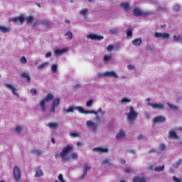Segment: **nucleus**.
<instances>
[{"label":"nucleus","mask_w":182,"mask_h":182,"mask_svg":"<svg viewBox=\"0 0 182 182\" xmlns=\"http://www.w3.org/2000/svg\"><path fill=\"white\" fill-rule=\"evenodd\" d=\"M73 151V146L72 145H68L64 147L63 150L60 153V157L63 161H69L70 158L68 157L69 156V153H72Z\"/></svg>","instance_id":"f257e3e1"},{"label":"nucleus","mask_w":182,"mask_h":182,"mask_svg":"<svg viewBox=\"0 0 182 182\" xmlns=\"http://www.w3.org/2000/svg\"><path fill=\"white\" fill-rule=\"evenodd\" d=\"M137 117H139V114L136 112L134 107H129V112L127 114V119H128L131 124H133V122L136 120Z\"/></svg>","instance_id":"f03ea898"},{"label":"nucleus","mask_w":182,"mask_h":182,"mask_svg":"<svg viewBox=\"0 0 182 182\" xmlns=\"http://www.w3.org/2000/svg\"><path fill=\"white\" fill-rule=\"evenodd\" d=\"M52 99H53V95L52 93H48L46 97L40 102L41 112H46V103L50 102Z\"/></svg>","instance_id":"7ed1b4c3"},{"label":"nucleus","mask_w":182,"mask_h":182,"mask_svg":"<svg viewBox=\"0 0 182 182\" xmlns=\"http://www.w3.org/2000/svg\"><path fill=\"white\" fill-rule=\"evenodd\" d=\"M75 110H78V112L82 114H95V116H97V112H96V111L85 110L82 107H75Z\"/></svg>","instance_id":"20e7f679"},{"label":"nucleus","mask_w":182,"mask_h":182,"mask_svg":"<svg viewBox=\"0 0 182 182\" xmlns=\"http://www.w3.org/2000/svg\"><path fill=\"white\" fill-rule=\"evenodd\" d=\"M4 86L6 88H8L9 90H11L13 95H14L17 97H19V95L18 94V92H16V91L18 90V88H16V87L14 86L12 84L8 83V82H6L4 84Z\"/></svg>","instance_id":"39448f33"},{"label":"nucleus","mask_w":182,"mask_h":182,"mask_svg":"<svg viewBox=\"0 0 182 182\" xmlns=\"http://www.w3.org/2000/svg\"><path fill=\"white\" fill-rule=\"evenodd\" d=\"M87 38L90 39L91 41H97L98 42H100V41H102V39H104L105 37H103V36L90 33L87 36Z\"/></svg>","instance_id":"423d86ee"},{"label":"nucleus","mask_w":182,"mask_h":182,"mask_svg":"<svg viewBox=\"0 0 182 182\" xmlns=\"http://www.w3.org/2000/svg\"><path fill=\"white\" fill-rule=\"evenodd\" d=\"M147 105L148 106H151L152 107V109H154V110H156V109H157V110H163V109H165L164 105H163V104H157L156 102H155V103L147 102Z\"/></svg>","instance_id":"0eeeda50"},{"label":"nucleus","mask_w":182,"mask_h":182,"mask_svg":"<svg viewBox=\"0 0 182 182\" xmlns=\"http://www.w3.org/2000/svg\"><path fill=\"white\" fill-rule=\"evenodd\" d=\"M154 38L156 39H168V38H170V34H168V33L155 32Z\"/></svg>","instance_id":"6e6552de"},{"label":"nucleus","mask_w":182,"mask_h":182,"mask_svg":"<svg viewBox=\"0 0 182 182\" xmlns=\"http://www.w3.org/2000/svg\"><path fill=\"white\" fill-rule=\"evenodd\" d=\"M14 176L16 181H19V180H21V169L16 166L14 168Z\"/></svg>","instance_id":"1a4fd4ad"},{"label":"nucleus","mask_w":182,"mask_h":182,"mask_svg":"<svg viewBox=\"0 0 182 182\" xmlns=\"http://www.w3.org/2000/svg\"><path fill=\"white\" fill-rule=\"evenodd\" d=\"M9 22H14V23H17V22H20L21 25H23V22H25V17L18 16V17L10 18Z\"/></svg>","instance_id":"9d476101"},{"label":"nucleus","mask_w":182,"mask_h":182,"mask_svg":"<svg viewBox=\"0 0 182 182\" xmlns=\"http://www.w3.org/2000/svg\"><path fill=\"white\" fill-rule=\"evenodd\" d=\"M168 139L178 140V139H180V136L177 134V132H176L174 129H171L168 132Z\"/></svg>","instance_id":"9b49d317"},{"label":"nucleus","mask_w":182,"mask_h":182,"mask_svg":"<svg viewBox=\"0 0 182 182\" xmlns=\"http://www.w3.org/2000/svg\"><path fill=\"white\" fill-rule=\"evenodd\" d=\"M92 168L90 167V166H89V163L86 162L84 164V168L82 171V178H86V177H87V171H89V170H90Z\"/></svg>","instance_id":"f8f14e48"},{"label":"nucleus","mask_w":182,"mask_h":182,"mask_svg":"<svg viewBox=\"0 0 182 182\" xmlns=\"http://www.w3.org/2000/svg\"><path fill=\"white\" fill-rule=\"evenodd\" d=\"M86 126H87V127H92V129L94 132H96V130H97V129H99V124H95V122H93L92 121H90V120H87L86 122Z\"/></svg>","instance_id":"ddd939ff"},{"label":"nucleus","mask_w":182,"mask_h":182,"mask_svg":"<svg viewBox=\"0 0 182 182\" xmlns=\"http://www.w3.org/2000/svg\"><path fill=\"white\" fill-rule=\"evenodd\" d=\"M105 77H113L114 79H119V75L114 71H108L105 73Z\"/></svg>","instance_id":"4468645a"},{"label":"nucleus","mask_w":182,"mask_h":182,"mask_svg":"<svg viewBox=\"0 0 182 182\" xmlns=\"http://www.w3.org/2000/svg\"><path fill=\"white\" fill-rule=\"evenodd\" d=\"M165 122L166 118L161 116L155 117L153 119V123H159V124H162Z\"/></svg>","instance_id":"2eb2a0df"},{"label":"nucleus","mask_w":182,"mask_h":182,"mask_svg":"<svg viewBox=\"0 0 182 182\" xmlns=\"http://www.w3.org/2000/svg\"><path fill=\"white\" fill-rule=\"evenodd\" d=\"M93 151H95L97 153H107L109 151V149L107 148H102V147H95L93 148Z\"/></svg>","instance_id":"dca6fc26"},{"label":"nucleus","mask_w":182,"mask_h":182,"mask_svg":"<svg viewBox=\"0 0 182 182\" xmlns=\"http://www.w3.org/2000/svg\"><path fill=\"white\" fill-rule=\"evenodd\" d=\"M126 137V132L123 129H120L119 132L117 134L116 139L117 140H120V139H124Z\"/></svg>","instance_id":"f3484780"},{"label":"nucleus","mask_w":182,"mask_h":182,"mask_svg":"<svg viewBox=\"0 0 182 182\" xmlns=\"http://www.w3.org/2000/svg\"><path fill=\"white\" fill-rule=\"evenodd\" d=\"M119 6L120 8H122V9H123L126 12H128L129 11H130V4H129V3H122L119 5Z\"/></svg>","instance_id":"a211bd4d"},{"label":"nucleus","mask_w":182,"mask_h":182,"mask_svg":"<svg viewBox=\"0 0 182 182\" xmlns=\"http://www.w3.org/2000/svg\"><path fill=\"white\" fill-rule=\"evenodd\" d=\"M132 181L133 182H147V181L146 180V178L140 177V176H135L132 179Z\"/></svg>","instance_id":"6ab92c4d"},{"label":"nucleus","mask_w":182,"mask_h":182,"mask_svg":"<svg viewBox=\"0 0 182 182\" xmlns=\"http://www.w3.org/2000/svg\"><path fill=\"white\" fill-rule=\"evenodd\" d=\"M0 32L2 33H8L11 32V28L4 26H0Z\"/></svg>","instance_id":"aec40b11"},{"label":"nucleus","mask_w":182,"mask_h":182,"mask_svg":"<svg viewBox=\"0 0 182 182\" xmlns=\"http://www.w3.org/2000/svg\"><path fill=\"white\" fill-rule=\"evenodd\" d=\"M142 11L139 7L134 8L133 10L134 16H141Z\"/></svg>","instance_id":"412c9836"},{"label":"nucleus","mask_w":182,"mask_h":182,"mask_svg":"<svg viewBox=\"0 0 182 182\" xmlns=\"http://www.w3.org/2000/svg\"><path fill=\"white\" fill-rule=\"evenodd\" d=\"M21 77L26 80L27 83H31V76L26 73H22L21 74Z\"/></svg>","instance_id":"4be33fe9"},{"label":"nucleus","mask_w":182,"mask_h":182,"mask_svg":"<svg viewBox=\"0 0 182 182\" xmlns=\"http://www.w3.org/2000/svg\"><path fill=\"white\" fill-rule=\"evenodd\" d=\"M75 107H69V108L68 109H64L63 110V113L64 114H68V113H73V112H75Z\"/></svg>","instance_id":"5701e85b"},{"label":"nucleus","mask_w":182,"mask_h":182,"mask_svg":"<svg viewBox=\"0 0 182 182\" xmlns=\"http://www.w3.org/2000/svg\"><path fill=\"white\" fill-rule=\"evenodd\" d=\"M141 43H143L141 38H136L132 41V45H134V46H140Z\"/></svg>","instance_id":"b1692460"},{"label":"nucleus","mask_w":182,"mask_h":182,"mask_svg":"<svg viewBox=\"0 0 182 182\" xmlns=\"http://www.w3.org/2000/svg\"><path fill=\"white\" fill-rule=\"evenodd\" d=\"M47 126L50 128V129H58V127H59V124H58V122H49Z\"/></svg>","instance_id":"393cba45"},{"label":"nucleus","mask_w":182,"mask_h":182,"mask_svg":"<svg viewBox=\"0 0 182 182\" xmlns=\"http://www.w3.org/2000/svg\"><path fill=\"white\" fill-rule=\"evenodd\" d=\"M164 167H165L164 165L158 166L154 168V171L158 173H161L162 171H164Z\"/></svg>","instance_id":"a878e982"},{"label":"nucleus","mask_w":182,"mask_h":182,"mask_svg":"<svg viewBox=\"0 0 182 182\" xmlns=\"http://www.w3.org/2000/svg\"><path fill=\"white\" fill-rule=\"evenodd\" d=\"M65 36L66 37V39H68V41H72V39H73V34L70 31H67L65 33Z\"/></svg>","instance_id":"bb28decb"},{"label":"nucleus","mask_w":182,"mask_h":182,"mask_svg":"<svg viewBox=\"0 0 182 182\" xmlns=\"http://www.w3.org/2000/svg\"><path fill=\"white\" fill-rule=\"evenodd\" d=\"M50 23L49 21H46V20H43L41 22V25L42 26H44L45 28H49L50 26Z\"/></svg>","instance_id":"cd10ccee"},{"label":"nucleus","mask_w":182,"mask_h":182,"mask_svg":"<svg viewBox=\"0 0 182 182\" xmlns=\"http://www.w3.org/2000/svg\"><path fill=\"white\" fill-rule=\"evenodd\" d=\"M33 21H35V17L32 16H29L26 18V23L31 25L33 23Z\"/></svg>","instance_id":"c85d7f7f"},{"label":"nucleus","mask_w":182,"mask_h":182,"mask_svg":"<svg viewBox=\"0 0 182 182\" xmlns=\"http://www.w3.org/2000/svg\"><path fill=\"white\" fill-rule=\"evenodd\" d=\"M167 106H168L169 109H171V110H176V112H178V107L176 106V105H173L168 102L166 103Z\"/></svg>","instance_id":"c756f323"},{"label":"nucleus","mask_w":182,"mask_h":182,"mask_svg":"<svg viewBox=\"0 0 182 182\" xmlns=\"http://www.w3.org/2000/svg\"><path fill=\"white\" fill-rule=\"evenodd\" d=\"M65 52H68V50L63 48V49H57L55 51V55H62V53H65Z\"/></svg>","instance_id":"7c9ffc66"},{"label":"nucleus","mask_w":182,"mask_h":182,"mask_svg":"<svg viewBox=\"0 0 182 182\" xmlns=\"http://www.w3.org/2000/svg\"><path fill=\"white\" fill-rule=\"evenodd\" d=\"M182 163V160L181 159H179L178 161L177 162H175L174 164H173V167L174 168H178V167H180V165Z\"/></svg>","instance_id":"2f4dec72"},{"label":"nucleus","mask_w":182,"mask_h":182,"mask_svg":"<svg viewBox=\"0 0 182 182\" xmlns=\"http://www.w3.org/2000/svg\"><path fill=\"white\" fill-rule=\"evenodd\" d=\"M59 103H60L59 98L55 99L51 106H54V107H58Z\"/></svg>","instance_id":"473e14b6"},{"label":"nucleus","mask_w":182,"mask_h":182,"mask_svg":"<svg viewBox=\"0 0 182 182\" xmlns=\"http://www.w3.org/2000/svg\"><path fill=\"white\" fill-rule=\"evenodd\" d=\"M102 164H103V166H105V164H108V166H112L113 164V163H112V160L109 159L102 161Z\"/></svg>","instance_id":"72a5a7b5"},{"label":"nucleus","mask_w":182,"mask_h":182,"mask_svg":"<svg viewBox=\"0 0 182 182\" xmlns=\"http://www.w3.org/2000/svg\"><path fill=\"white\" fill-rule=\"evenodd\" d=\"M112 59H113V57H112L111 55H105L103 58V60L104 62H105V63H107V62H110Z\"/></svg>","instance_id":"f704fd0d"},{"label":"nucleus","mask_w":182,"mask_h":182,"mask_svg":"<svg viewBox=\"0 0 182 182\" xmlns=\"http://www.w3.org/2000/svg\"><path fill=\"white\" fill-rule=\"evenodd\" d=\"M43 176V171L41 169H37L36 171V177H42Z\"/></svg>","instance_id":"c9c22d12"},{"label":"nucleus","mask_w":182,"mask_h":182,"mask_svg":"<svg viewBox=\"0 0 182 182\" xmlns=\"http://www.w3.org/2000/svg\"><path fill=\"white\" fill-rule=\"evenodd\" d=\"M51 70L53 73H58V64H53L51 66Z\"/></svg>","instance_id":"e433bc0d"},{"label":"nucleus","mask_w":182,"mask_h":182,"mask_svg":"<svg viewBox=\"0 0 182 182\" xmlns=\"http://www.w3.org/2000/svg\"><path fill=\"white\" fill-rule=\"evenodd\" d=\"M87 12H89V9H82L81 11H80V15H82V16H85Z\"/></svg>","instance_id":"4c0bfd02"},{"label":"nucleus","mask_w":182,"mask_h":182,"mask_svg":"<svg viewBox=\"0 0 182 182\" xmlns=\"http://www.w3.org/2000/svg\"><path fill=\"white\" fill-rule=\"evenodd\" d=\"M47 65H49L48 62L43 63L42 64L38 65V70L43 69V68H46Z\"/></svg>","instance_id":"58836bf2"},{"label":"nucleus","mask_w":182,"mask_h":182,"mask_svg":"<svg viewBox=\"0 0 182 182\" xmlns=\"http://www.w3.org/2000/svg\"><path fill=\"white\" fill-rule=\"evenodd\" d=\"M30 93L32 96H36V95L38 94V90H36V88H32L30 90Z\"/></svg>","instance_id":"ea45409f"},{"label":"nucleus","mask_w":182,"mask_h":182,"mask_svg":"<svg viewBox=\"0 0 182 182\" xmlns=\"http://www.w3.org/2000/svg\"><path fill=\"white\" fill-rule=\"evenodd\" d=\"M33 153H34L35 154H36L37 156H41V154H42V153H43V151H39V150H36V149H33Z\"/></svg>","instance_id":"a19ab883"},{"label":"nucleus","mask_w":182,"mask_h":182,"mask_svg":"<svg viewBox=\"0 0 182 182\" xmlns=\"http://www.w3.org/2000/svg\"><path fill=\"white\" fill-rule=\"evenodd\" d=\"M173 12H179L180 11V5L176 4L173 6Z\"/></svg>","instance_id":"79ce46f5"},{"label":"nucleus","mask_w":182,"mask_h":182,"mask_svg":"<svg viewBox=\"0 0 182 182\" xmlns=\"http://www.w3.org/2000/svg\"><path fill=\"white\" fill-rule=\"evenodd\" d=\"M132 102V100L127 99V98H122L121 100V103L126 104V103H130Z\"/></svg>","instance_id":"37998d69"},{"label":"nucleus","mask_w":182,"mask_h":182,"mask_svg":"<svg viewBox=\"0 0 182 182\" xmlns=\"http://www.w3.org/2000/svg\"><path fill=\"white\" fill-rule=\"evenodd\" d=\"M166 149V144H160V146H159V150H160L161 151H165Z\"/></svg>","instance_id":"c03bdc74"},{"label":"nucleus","mask_w":182,"mask_h":182,"mask_svg":"<svg viewBox=\"0 0 182 182\" xmlns=\"http://www.w3.org/2000/svg\"><path fill=\"white\" fill-rule=\"evenodd\" d=\"M70 136H71V137H82V136L80 135V134H79V133H75V132L70 133Z\"/></svg>","instance_id":"a18cd8bd"},{"label":"nucleus","mask_w":182,"mask_h":182,"mask_svg":"<svg viewBox=\"0 0 182 182\" xmlns=\"http://www.w3.org/2000/svg\"><path fill=\"white\" fill-rule=\"evenodd\" d=\"M113 49H114V45L112 46V45H109L107 47V52H112V50H113Z\"/></svg>","instance_id":"49530a36"},{"label":"nucleus","mask_w":182,"mask_h":182,"mask_svg":"<svg viewBox=\"0 0 182 182\" xmlns=\"http://www.w3.org/2000/svg\"><path fill=\"white\" fill-rule=\"evenodd\" d=\"M110 33H112V35H116L117 33H119V31H117V29L114 28H112L109 30Z\"/></svg>","instance_id":"de8ad7c7"},{"label":"nucleus","mask_w":182,"mask_h":182,"mask_svg":"<svg viewBox=\"0 0 182 182\" xmlns=\"http://www.w3.org/2000/svg\"><path fill=\"white\" fill-rule=\"evenodd\" d=\"M132 36H133V32H132L130 28H129L127 31V36H128V38H132Z\"/></svg>","instance_id":"09e8293b"},{"label":"nucleus","mask_w":182,"mask_h":182,"mask_svg":"<svg viewBox=\"0 0 182 182\" xmlns=\"http://www.w3.org/2000/svg\"><path fill=\"white\" fill-rule=\"evenodd\" d=\"M23 129L21 127V126L18 125L15 129L16 133H21L22 132Z\"/></svg>","instance_id":"8fccbe9b"},{"label":"nucleus","mask_w":182,"mask_h":182,"mask_svg":"<svg viewBox=\"0 0 182 182\" xmlns=\"http://www.w3.org/2000/svg\"><path fill=\"white\" fill-rule=\"evenodd\" d=\"M141 14V16H144V18H147L148 15H151V14H150L149 11H142Z\"/></svg>","instance_id":"3c124183"},{"label":"nucleus","mask_w":182,"mask_h":182,"mask_svg":"<svg viewBox=\"0 0 182 182\" xmlns=\"http://www.w3.org/2000/svg\"><path fill=\"white\" fill-rule=\"evenodd\" d=\"M77 154L76 153H73L71 154V158L73 159V160H77Z\"/></svg>","instance_id":"603ef678"},{"label":"nucleus","mask_w":182,"mask_h":182,"mask_svg":"<svg viewBox=\"0 0 182 182\" xmlns=\"http://www.w3.org/2000/svg\"><path fill=\"white\" fill-rule=\"evenodd\" d=\"M159 12H166V9L164 7L159 6L157 8Z\"/></svg>","instance_id":"864d4df0"},{"label":"nucleus","mask_w":182,"mask_h":182,"mask_svg":"<svg viewBox=\"0 0 182 182\" xmlns=\"http://www.w3.org/2000/svg\"><path fill=\"white\" fill-rule=\"evenodd\" d=\"M93 105V101L92 100H90L88 102H86V106L87 107H90Z\"/></svg>","instance_id":"5fc2aeb1"},{"label":"nucleus","mask_w":182,"mask_h":182,"mask_svg":"<svg viewBox=\"0 0 182 182\" xmlns=\"http://www.w3.org/2000/svg\"><path fill=\"white\" fill-rule=\"evenodd\" d=\"M97 113H97H101L102 116H105V112L102 109V108H99L97 112H95Z\"/></svg>","instance_id":"6e6d98bb"},{"label":"nucleus","mask_w":182,"mask_h":182,"mask_svg":"<svg viewBox=\"0 0 182 182\" xmlns=\"http://www.w3.org/2000/svg\"><path fill=\"white\" fill-rule=\"evenodd\" d=\"M21 62L23 63V65H25L27 62L26 58H25V56L21 57Z\"/></svg>","instance_id":"4d7b16f0"},{"label":"nucleus","mask_w":182,"mask_h":182,"mask_svg":"<svg viewBox=\"0 0 182 182\" xmlns=\"http://www.w3.org/2000/svg\"><path fill=\"white\" fill-rule=\"evenodd\" d=\"M137 140H144V135H143V134L138 135Z\"/></svg>","instance_id":"13d9d810"},{"label":"nucleus","mask_w":182,"mask_h":182,"mask_svg":"<svg viewBox=\"0 0 182 182\" xmlns=\"http://www.w3.org/2000/svg\"><path fill=\"white\" fill-rule=\"evenodd\" d=\"M172 180L174 181V182H181V181L180 180V178L176 177V176H173L172 178Z\"/></svg>","instance_id":"bf43d9fd"},{"label":"nucleus","mask_w":182,"mask_h":182,"mask_svg":"<svg viewBox=\"0 0 182 182\" xmlns=\"http://www.w3.org/2000/svg\"><path fill=\"white\" fill-rule=\"evenodd\" d=\"M55 109H56V107L51 105V108L50 109V113H55Z\"/></svg>","instance_id":"052dcab7"},{"label":"nucleus","mask_w":182,"mask_h":182,"mask_svg":"<svg viewBox=\"0 0 182 182\" xmlns=\"http://www.w3.org/2000/svg\"><path fill=\"white\" fill-rule=\"evenodd\" d=\"M132 172V168H127L126 169H125V171H124V173H126V174H129V173H131Z\"/></svg>","instance_id":"680f3d73"},{"label":"nucleus","mask_w":182,"mask_h":182,"mask_svg":"<svg viewBox=\"0 0 182 182\" xmlns=\"http://www.w3.org/2000/svg\"><path fill=\"white\" fill-rule=\"evenodd\" d=\"M105 77V73H100L98 75H97V78L98 79H100V77Z\"/></svg>","instance_id":"e2e57ef3"},{"label":"nucleus","mask_w":182,"mask_h":182,"mask_svg":"<svg viewBox=\"0 0 182 182\" xmlns=\"http://www.w3.org/2000/svg\"><path fill=\"white\" fill-rule=\"evenodd\" d=\"M81 86L82 85L80 84H76L75 85H74V89L75 90H77V89H80Z\"/></svg>","instance_id":"0e129e2a"},{"label":"nucleus","mask_w":182,"mask_h":182,"mask_svg":"<svg viewBox=\"0 0 182 182\" xmlns=\"http://www.w3.org/2000/svg\"><path fill=\"white\" fill-rule=\"evenodd\" d=\"M127 69L129 70H133L134 69V65H127Z\"/></svg>","instance_id":"69168bd1"},{"label":"nucleus","mask_w":182,"mask_h":182,"mask_svg":"<svg viewBox=\"0 0 182 182\" xmlns=\"http://www.w3.org/2000/svg\"><path fill=\"white\" fill-rule=\"evenodd\" d=\"M36 26H39V23L38 21L33 23V28H36Z\"/></svg>","instance_id":"338daca9"},{"label":"nucleus","mask_w":182,"mask_h":182,"mask_svg":"<svg viewBox=\"0 0 182 182\" xmlns=\"http://www.w3.org/2000/svg\"><path fill=\"white\" fill-rule=\"evenodd\" d=\"M46 58H52V53H47L46 55Z\"/></svg>","instance_id":"774afa93"}]
</instances>
